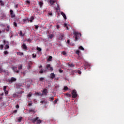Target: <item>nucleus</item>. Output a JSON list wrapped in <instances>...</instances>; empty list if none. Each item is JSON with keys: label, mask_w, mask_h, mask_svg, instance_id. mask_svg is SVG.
I'll return each instance as SVG.
<instances>
[{"label": "nucleus", "mask_w": 124, "mask_h": 124, "mask_svg": "<svg viewBox=\"0 0 124 124\" xmlns=\"http://www.w3.org/2000/svg\"><path fill=\"white\" fill-rule=\"evenodd\" d=\"M47 70L52 72L53 71V68L51 67L49 64H48L46 65V69H41V70H40V71L39 72V73H45L47 72Z\"/></svg>", "instance_id": "1"}, {"label": "nucleus", "mask_w": 124, "mask_h": 124, "mask_svg": "<svg viewBox=\"0 0 124 124\" xmlns=\"http://www.w3.org/2000/svg\"><path fill=\"white\" fill-rule=\"evenodd\" d=\"M31 121L33 124H35L36 122H37V124H40L41 123H42V121L39 119L38 117L32 119H31Z\"/></svg>", "instance_id": "2"}, {"label": "nucleus", "mask_w": 124, "mask_h": 124, "mask_svg": "<svg viewBox=\"0 0 124 124\" xmlns=\"http://www.w3.org/2000/svg\"><path fill=\"white\" fill-rule=\"evenodd\" d=\"M74 34L75 36V41H78L81 36V33L78 32H75Z\"/></svg>", "instance_id": "3"}, {"label": "nucleus", "mask_w": 124, "mask_h": 124, "mask_svg": "<svg viewBox=\"0 0 124 124\" xmlns=\"http://www.w3.org/2000/svg\"><path fill=\"white\" fill-rule=\"evenodd\" d=\"M3 44H4L3 46H5L4 47V49L6 50L7 49H9V42L8 41H6L4 40H3Z\"/></svg>", "instance_id": "4"}, {"label": "nucleus", "mask_w": 124, "mask_h": 124, "mask_svg": "<svg viewBox=\"0 0 124 124\" xmlns=\"http://www.w3.org/2000/svg\"><path fill=\"white\" fill-rule=\"evenodd\" d=\"M72 94H73L72 97L73 98H76L78 96L76 90H73V91H72Z\"/></svg>", "instance_id": "5"}, {"label": "nucleus", "mask_w": 124, "mask_h": 124, "mask_svg": "<svg viewBox=\"0 0 124 124\" xmlns=\"http://www.w3.org/2000/svg\"><path fill=\"white\" fill-rule=\"evenodd\" d=\"M16 79L14 77L11 78L10 79L8 80V82L10 83H13L14 82L16 81Z\"/></svg>", "instance_id": "6"}, {"label": "nucleus", "mask_w": 124, "mask_h": 124, "mask_svg": "<svg viewBox=\"0 0 124 124\" xmlns=\"http://www.w3.org/2000/svg\"><path fill=\"white\" fill-rule=\"evenodd\" d=\"M10 15H11V18H15V15L14 13L13 10H11L10 11Z\"/></svg>", "instance_id": "7"}, {"label": "nucleus", "mask_w": 124, "mask_h": 124, "mask_svg": "<svg viewBox=\"0 0 124 124\" xmlns=\"http://www.w3.org/2000/svg\"><path fill=\"white\" fill-rule=\"evenodd\" d=\"M49 2L51 6H52L54 5V4H55V2H56V0H49Z\"/></svg>", "instance_id": "8"}, {"label": "nucleus", "mask_w": 124, "mask_h": 124, "mask_svg": "<svg viewBox=\"0 0 124 124\" xmlns=\"http://www.w3.org/2000/svg\"><path fill=\"white\" fill-rule=\"evenodd\" d=\"M31 69V63H29L27 66V70H29V72H30Z\"/></svg>", "instance_id": "9"}, {"label": "nucleus", "mask_w": 124, "mask_h": 124, "mask_svg": "<svg viewBox=\"0 0 124 124\" xmlns=\"http://www.w3.org/2000/svg\"><path fill=\"white\" fill-rule=\"evenodd\" d=\"M16 88H17V89H20L21 90H23V87L20 84H17V85L16 86Z\"/></svg>", "instance_id": "10"}, {"label": "nucleus", "mask_w": 124, "mask_h": 124, "mask_svg": "<svg viewBox=\"0 0 124 124\" xmlns=\"http://www.w3.org/2000/svg\"><path fill=\"white\" fill-rule=\"evenodd\" d=\"M47 90L46 89H43V90L42 91V93H43L44 95H46L47 93Z\"/></svg>", "instance_id": "11"}, {"label": "nucleus", "mask_w": 124, "mask_h": 124, "mask_svg": "<svg viewBox=\"0 0 124 124\" xmlns=\"http://www.w3.org/2000/svg\"><path fill=\"white\" fill-rule=\"evenodd\" d=\"M50 78L52 79H53L54 78H55V75L54 73H51V74H50Z\"/></svg>", "instance_id": "12"}, {"label": "nucleus", "mask_w": 124, "mask_h": 124, "mask_svg": "<svg viewBox=\"0 0 124 124\" xmlns=\"http://www.w3.org/2000/svg\"><path fill=\"white\" fill-rule=\"evenodd\" d=\"M12 69H13V70L14 71V72H16V73H19V70H17L16 67H13Z\"/></svg>", "instance_id": "13"}, {"label": "nucleus", "mask_w": 124, "mask_h": 124, "mask_svg": "<svg viewBox=\"0 0 124 124\" xmlns=\"http://www.w3.org/2000/svg\"><path fill=\"white\" fill-rule=\"evenodd\" d=\"M19 36H24L25 33L24 32H23L22 31H19Z\"/></svg>", "instance_id": "14"}, {"label": "nucleus", "mask_w": 124, "mask_h": 124, "mask_svg": "<svg viewBox=\"0 0 124 124\" xmlns=\"http://www.w3.org/2000/svg\"><path fill=\"white\" fill-rule=\"evenodd\" d=\"M61 15L63 16L64 19L66 20V15H65L64 13L63 12H61Z\"/></svg>", "instance_id": "15"}, {"label": "nucleus", "mask_w": 124, "mask_h": 124, "mask_svg": "<svg viewBox=\"0 0 124 124\" xmlns=\"http://www.w3.org/2000/svg\"><path fill=\"white\" fill-rule=\"evenodd\" d=\"M64 36V35L63 34H61V36H60L58 39H59V40H63Z\"/></svg>", "instance_id": "16"}, {"label": "nucleus", "mask_w": 124, "mask_h": 124, "mask_svg": "<svg viewBox=\"0 0 124 124\" xmlns=\"http://www.w3.org/2000/svg\"><path fill=\"white\" fill-rule=\"evenodd\" d=\"M68 66L70 68H73L75 67V64L74 63H69L68 64Z\"/></svg>", "instance_id": "17"}, {"label": "nucleus", "mask_w": 124, "mask_h": 124, "mask_svg": "<svg viewBox=\"0 0 124 124\" xmlns=\"http://www.w3.org/2000/svg\"><path fill=\"white\" fill-rule=\"evenodd\" d=\"M22 48H23L24 50L27 49V46H26V44H22Z\"/></svg>", "instance_id": "18"}, {"label": "nucleus", "mask_w": 124, "mask_h": 124, "mask_svg": "<svg viewBox=\"0 0 124 124\" xmlns=\"http://www.w3.org/2000/svg\"><path fill=\"white\" fill-rule=\"evenodd\" d=\"M40 103H41L42 105L46 104L47 101L46 100L41 101H40Z\"/></svg>", "instance_id": "19"}, {"label": "nucleus", "mask_w": 124, "mask_h": 124, "mask_svg": "<svg viewBox=\"0 0 124 124\" xmlns=\"http://www.w3.org/2000/svg\"><path fill=\"white\" fill-rule=\"evenodd\" d=\"M52 56H49V57H48V59H47V61L51 62V61H52Z\"/></svg>", "instance_id": "20"}, {"label": "nucleus", "mask_w": 124, "mask_h": 124, "mask_svg": "<svg viewBox=\"0 0 124 124\" xmlns=\"http://www.w3.org/2000/svg\"><path fill=\"white\" fill-rule=\"evenodd\" d=\"M65 95L69 97H71V96H72L71 94H69L68 93H66Z\"/></svg>", "instance_id": "21"}, {"label": "nucleus", "mask_w": 124, "mask_h": 124, "mask_svg": "<svg viewBox=\"0 0 124 124\" xmlns=\"http://www.w3.org/2000/svg\"><path fill=\"white\" fill-rule=\"evenodd\" d=\"M43 4V3L42 1L39 2V5H40V8L42 7Z\"/></svg>", "instance_id": "22"}, {"label": "nucleus", "mask_w": 124, "mask_h": 124, "mask_svg": "<svg viewBox=\"0 0 124 124\" xmlns=\"http://www.w3.org/2000/svg\"><path fill=\"white\" fill-rule=\"evenodd\" d=\"M0 5L4 6V2L2 0H0Z\"/></svg>", "instance_id": "23"}, {"label": "nucleus", "mask_w": 124, "mask_h": 124, "mask_svg": "<svg viewBox=\"0 0 124 124\" xmlns=\"http://www.w3.org/2000/svg\"><path fill=\"white\" fill-rule=\"evenodd\" d=\"M4 45H0V50H3Z\"/></svg>", "instance_id": "24"}, {"label": "nucleus", "mask_w": 124, "mask_h": 124, "mask_svg": "<svg viewBox=\"0 0 124 124\" xmlns=\"http://www.w3.org/2000/svg\"><path fill=\"white\" fill-rule=\"evenodd\" d=\"M22 119H23V118L19 117V119H18V120H17L18 122L20 123L21 122Z\"/></svg>", "instance_id": "25"}, {"label": "nucleus", "mask_w": 124, "mask_h": 124, "mask_svg": "<svg viewBox=\"0 0 124 124\" xmlns=\"http://www.w3.org/2000/svg\"><path fill=\"white\" fill-rule=\"evenodd\" d=\"M22 68L23 65L22 64H20V65H19V67H18V69H19V70H21Z\"/></svg>", "instance_id": "26"}, {"label": "nucleus", "mask_w": 124, "mask_h": 124, "mask_svg": "<svg viewBox=\"0 0 124 124\" xmlns=\"http://www.w3.org/2000/svg\"><path fill=\"white\" fill-rule=\"evenodd\" d=\"M50 101L52 102L53 101L54 98V97H49Z\"/></svg>", "instance_id": "27"}, {"label": "nucleus", "mask_w": 124, "mask_h": 124, "mask_svg": "<svg viewBox=\"0 0 124 124\" xmlns=\"http://www.w3.org/2000/svg\"><path fill=\"white\" fill-rule=\"evenodd\" d=\"M63 90H64V91H66L67 90H69V89L67 86H65V87H64Z\"/></svg>", "instance_id": "28"}, {"label": "nucleus", "mask_w": 124, "mask_h": 124, "mask_svg": "<svg viewBox=\"0 0 124 124\" xmlns=\"http://www.w3.org/2000/svg\"><path fill=\"white\" fill-rule=\"evenodd\" d=\"M9 30H10V26H7V29H6V31H7V32H8L9 31Z\"/></svg>", "instance_id": "29"}, {"label": "nucleus", "mask_w": 124, "mask_h": 124, "mask_svg": "<svg viewBox=\"0 0 124 124\" xmlns=\"http://www.w3.org/2000/svg\"><path fill=\"white\" fill-rule=\"evenodd\" d=\"M6 88H7V86H4V87L3 88V91H4V92H5L6 91Z\"/></svg>", "instance_id": "30"}, {"label": "nucleus", "mask_w": 124, "mask_h": 124, "mask_svg": "<svg viewBox=\"0 0 124 124\" xmlns=\"http://www.w3.org/2000/svg\"><path fill=\"white\" fill-rule=\"evenodd\" d=\"M79 49H80V50H81L82 51L84 50V47H83L82 46H80V47H79Z\"/></svg>", "instance_id": "31"}, {"label": "nucleus", "mask_w": 124, "mask_h": 124, "mask_svg": "<svg viewBox=\"0 0 124 124\" xmlns=\"http://www.w3.org/2000/svg\"><path fill=\"white\" fill-rule=\"evenodd\" d=\"M37 50H38L39 52H41L42 50V49L41 48L38 47H37Z\"/></svg>", "instance_id": "32"}, {"label": "nucleus", "mask_w": 124, "mask_h": 124, "mask_svg": "<svg viewBox=\"0 0 124 124\" xmlns=\"http://www.w3.org/2000/svg\"><path fill=\"white\" fill-rule=\"evenodd\" d=\"M60 10V7H59V5L57 4V8H56V10L58 11Z\"/></svg>", "instance_id": "33"}, {"label": "nucleus", "mask_w": 124, "mask_h": 124, "mask_svg": "<svg viewBox=\"0 0 124 124\" xmlns=\"http://www.w3.org/2000/svg\"><path fill=\"white\" fill-rule=\"evenodd\" d=\"M1 72H4V71L3 70V69H2V68L0 67V73H1Z\"/></svg>", "instance_id": "34"}, {"label": "nucleus", "mask_w": 124, "mask_h": 124, "mask_svg": "<svg viewBox=\"0 0 124 124\" xmlns=\"http://www.w3.org/2000/svg\"><path fill=\"white\" fill-rule=\"evenodd\" d=\"M4 93L5 94V95H6V96L8 95V91H4Z\"/></svg>", "instance_id": "35"}, {"label": "nucleus", "mask_w": 124, "mask_h": 124, "mask_svg": "<svg viewBox=\"0 0 124 124\" xmlns=\"http://www.w3.org/2000/svg\"><path fill=\"white\" fill-rule=\"evenodd\" d=\"M53 37H54L53 35H52V34H50L49 35V38L50 39H52V38H53Z\"/></svg>", "instance_id": "36"}, {"label": "nucleus", "mask_w": 124, "mask_h": 124, "mask_svg": "<svg viewBox=\"0 0 124 124\" xmlns=\"http://www.w3.org/2000/svg\"><path fill=\"white\" fill-rule=\"evenodd\" d=\"M29 112L31 113V112H34V110L33 109H30L29 110Z\"/></svg>", "instance_id": "37"}, {"label": "nucleus", "mask_w": 124, "mask_h": 124, "mask_svg": "<svg viewBox=\"0 0 124 124\" xmlns=\"http://www.w3.org/2000/svg\"><path fill=\"white\" fill-rule=\"evenodd\" d=\"M14 26H15L16 27H17V24H16V22H14Z\"/></svg>", "instance_id": "38"}, {"label": "nucleus", "mask_w": 124, "mask_h": 124, "mask_svg": "<svg viewBox=\"0 0 124 124\" xmlns=\"http://www.w3.org/2000/svg\"><path fill=\"white\" fill-rule=\"evenodd\" d=\"M4 55H8V52L7 51H4Z\"/></svg>", "instance_id": "39"}, {"label": "nucleus", "mask_w": 124, "mask_h": 124, "mask_svg": "<svg viewBox=\"0 0 124 124\" xmlns=\"http://www.w3.org/2000/svg\"><path fill=\"white\" fill-rule=\"evenodd\" d=\"M44 80V78H40V81H42Z\"/></svg>", "instance_id": "40"}, {"label": "nucleus", "mask_w": 124, "mask_h": 124, "mask_svg": "<svg viewBox=\"0 0 124 124\" xmlns=\"http://www.w3.org/2000/svg\"><path fill=\"white\" fill-rule=\"evenodd\" d=\"M78 73L79 74V75H81V71L80 70H78L77 71Z\"/></svg>", "instance_id": "41"}, {"label": "nucleus", "mask_w": 124, "mask_h": 124, "mask_svg": "<svg viewBox=\"0 0 124 124\" xmlns=\"http://www.w3.org/2000/svg\"><path fill=\"white\" fill-rule=\"evenodd\" d=\"M32 56H33V58H35L37 57L36 54H33V55H32Z\"/></svg>", "instance_id": "42"}, {"label": "nucleus", "mask_w": 124, "mask_h": 124, "mask_svg": "<svg viewBox=\"0 0 124 124\" xmlns=\"http://www.w3.org/2000/svg\"><path fill=\"white\" fill-rule=\"evenodd\" d=\"M24 55L23 53L22 52H19V55L23 56Z\"/></svg>", "instance_id": "43"}, {"label": "nucleus", "mask_w": 124, "mask_h": 124, "mask_svg": "<svg viewBox=\"0 0 124 124\" xmlns=\"http://www.w3.org/2000/svg\"><path fill=\"white\" fill-rule=\"evenodd\" d=\"M79 53H80L79 51L78 50L76 51V54L77 55H79Z\"/></svg>", "instance_id": "44"}, {"label": "nucleus", "mask_w": 124, "mask_h": 124, "mask_svg": "<svg viewBox=\"0 0 124 124\" xmlns=\"http://www.w3.org/2000/svg\"><path fill=\"white\" fill-rule=\"evenodd\" d=\"M28 20V19L27 18H24L23 19V22H26V21Z\"/></svg>", "instance_id": "45"}, {"label": "nucleus", "mask_w": 124, "mask_h": 124, "mask_svg": "<svg viewBox=\"0 0 124 124\" xmlns=\"http://www.w3.org/2000/svg\"><path fill=\"white\" fill-rule=\"evenodd\" d=\"M32 94L31 93H29V94L27 95V96L29 97H31V96Z\"/></svg>", "instance_id": "46"}, {"label": "nucleus", "mask_w": 124, "mask_h": 124, "mask_svg": "<svg viewBox=\"0 0 124 124\" xmlns=\"http://www.w3.org/2000/svg\"><path fill=\"white\" fill-rule=\"evenodd\" d=\"M54 104H56L57 102H58V99H55V100L54 101Z\"/></svg>", "instance_id": "47"}, {"label": "nucleus", "mask_w": 124, "mask_h": 124, "mask_svg": "<svg viewBox=\"0 0 124 124\" xmlns=\"http://www.w3.org/2000/svg\"><path fill=\"white\" fill-rule=\"evenodd\" d=\"M59 73H62V72H63V70H61V69H59Z\"/></svg>", "instance_id": "48"}, {"label": "nucleus", "mask_w": 124, "mask_h": 124, "mask_svg": "<svg viewBox=\"0 0 124 124\" xmlns=\"http://www.w3.org/2000/svg\"><path fill=\"white\" fill-rule=\"evenodd\" d=\"M62 54H63V55H66V53L65 51H63V53H62Z\"/></svg>", "instance_id": "49"}, {"label": "nucleus", "mask_w": 124, "mask_h": 124, "mask_svg": "<svg viewBox=\"0 0 124 124\" xmlns=\"http://www.w3.org/2000/svg\"><path fill=\"white\" fill-rule=\"evenodd\" d=\"M16 108H19V105H16Z\"/></svg>", "instance_id": "50"}, {"label": "nucleus", "mask_w": 124, "mask_h": 124, "mask_svg": "<svg viewBox=\"0 0 124 124\" xmlns=\"http://www.w3.org/2000/svg\"><path fill=\"white\" fill-rule=\"evenodd\" d=\"M48 15L52 16V13H48Z\"/></svg>", "instance_id": "51"}, {"label": "nucleus", "mask_w": 124, "mask_h": 124, "mask_svg": "<svg viewBox=\"0 0 124 124\" xmlns=\"http://www.w3.org/2000/svg\"><path fill=\"white\" fill-rule=\"evenodd\" d=\"M63 26H64V27H67V25L66 23H64Z\"/></svg>", "instance_id": "52"}, {"label": "nucleus", "mask_w": 124, "mask_h": 124, "mask_svg": "<svg viewBox=\"0 0 124 124\" xmlns=\"http://www.w3.org/2000/svg\"><path fill=\"white\" fill-rule=\"evenodd\" d=\"M56 27H57V29H58V30L60 29V26L59 25H57Z\"/></svg>", "instance_id": "53"}, {"label": "nucleus", "mask_w": 124, "mask_h": 124, "mask_svg": "<svg viewBox=\"0 0 124 124\" xmlns=\"http://www.w3.org/2000/svg\"><path fill=\"white\" fill-rule=\"evenodd\" d=\"M35 29H36V30L38 29V26H35Z\"/></svg>", "instance_id": "54"}, {"label": "nucleus", "mask_w": 124, "mask_h": 124, "mask_svg": "<svg viewBox=\"0 0 124 124\" xmlns=\"http://www.w3.org/2000/svg\"><path fill=\"white\" fill-rule=\"evenodd\" d=\"M26 2L29 4H30V1L29 0H26Z\"/></svg>", "instance_id": "55"}, {"label": "nucleus", "mask_w": 124, "mask_h": 124, "mask_svg": "<svg viewBox=\"0 0 124 124\" xmlns=\"http://www.w3.org/2000/svg\"><path fill=\"white\" fill-rule=\"evenodd\" d=\"M14 113H16L17 112V110H14V111H13Z\"/></svg>", "instance_id": "56"}, {"label": "nucleus", "mask_w": 124, "mask_h": 124, "mask_svg": "<svg viewBox=\"0 0 124 124\" xmlns=\"http://www.w3.org/2000/svg\"><path fill=\"white\" fill-rule=\"evenodd\" d=\"M34 18L33 16H31V19L30 20H34Z\"/></svg>", "instance_id": "57"}, {"label": "nucleus", "mask_w": 124, "mask_h": 124, "mask_svg": "<svg viewBox=\"0 0 124 124\" xmlns=\"http://www.w3.org/2000/svg\"><path fill=\"white\" fill-rule=\"evenodd\" d=\"M32 105V104H31V103H29V107H31V106Z\"/></svg>", "instance_id": "58"}, {"label": "nucleus", "mask_w": 124, "mask_h": 124, "mask_svg": "<svg viewBox=\"0 0 124 124\" xmlns=\"http://www.w3.org/2000/svg\"><path fill=\"white\" fill-rule=\"evenodd\" d=\"M29 21H30L31 22H32L33 20L30 19V20H28Z\"/></svg>", "instance_id": "59"}, {"label": "nucleus", "mask_w": 124, "mask_h": 124, "mask_svg": "<svg viewBox=\"0 0 124 124\" xmlns=\"http://www.w3.org/2000/svg\"><path fill=\"white\" fill-rule=\"evenodd\" d=\"M42 68V65H40V66H39V69H40Z\"/></svg>", "instance_id": "60"}, {"label": "nucleus", "mask_w": 124, "mask_h": 124, "mask_svg": "<svg viewBox=\"0 0 124 124\" xmlns=\"http://www.w3.org/2000/svg\"><path fill=\"white\" fill-rule=\"evenodd\" d=\"M0 26L1 27H2L3 28L4 27V25H3V24H0Z\"/></svg>", "instance_id": "61"}, {"label": "nucleus", "mask_w": 124, "mask_h": 124, "mask_svg": "<svg viewBox=\"0 0 124 124\" xmlns=\"http://www.w3.org/2000/svg\"><path fill=\"white\" fill-rule=\"evenodd\" d=\"M16 94H14L13 95V97H16Z\"/></svg>", "instance_id": "62"}, {"label": "nucleus", "mask_w": 124, "mask_h": 124, "mask_svg": "<svg viewBox=\"0 0 124 124\" xmlns=\"http://www.w3.org/2000/svg\"><path fill=\"white\" fill-rule=\"evenodd\" d=\"M35 94H36V95H39V93L36 92V93H35Z\"/></svg>", "instance_id": "63"}, {"label": "nucleus", "mask_w": 124, "mask_h": 124, "mask_svg": "<svg viewBox=\"0 0 124 124\" xmlns=\"http://www.w3.org/2000/svg\"><path fill=\"white\" fill-rule=\"evenodd\" d=\"M67 43H68V44H69V40H67Z\"/></svg>", "instance_id": "64"}]
</instances>
